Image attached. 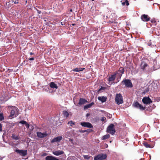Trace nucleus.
Instances as JSON below:
<instances>
[{"label":"nucleus","mask_w":160,"mask_h":160,"mask_svg":"<svg viewBox=\"0 0 160 160\" xmlns=\"http://www.w3.org/2000/svg\"><path fill=\"white\" fill-rule=\"evenodd\" d=\"M124 69L123 67H120L119 70L116 72L113 73V74L111 75L108 78V81L109 82H112L114 81L116 78H117L116 82L114 83H117L119 81L122 75L124 72Z\"/></svg>","instance_id":"f257e3e1"},{"label":"nucleus","mask_w":160,"mask_h":160,"mask_svg":"<svg viewBox=\"0 0 160 160\" xmlns=\"http://www.w3.org/2000/svg\"><path fill=\"white\" fill-rule=\"evenodd\" d=\"M115 100L117 104L118 105L123 103L122 97L120 93L116 94Z\"/></svg>","instance_id":"f03ea898"},{"label":"nucleus","mask_w":160,"mask_h":160,"mask_svg":"<svg viewBox=\"0 0 160 160\" xmlns=\"http://www.w3.org/2000/svg\"><path fill=\"white\" fill-rule=\"evenodd\" d=\"M107 131L108 133L112 135L114 134L116 131L114 128V125L111 124L109 125L107 128Z\"/></svg>","instance_id":"7ed1b4c3"},{"label":"nucleus","mask_w":160,"mask_h":160,"mask_svg":"<svg viewBox=\"0 0 160 160\" xmlns=\"http://www.w3.org/2000/svg\"><path fill=\"white\" fill-rule=\"evenodd\" d=\"M122 83L125 85L127 87L132 88L133 87L132 84L131 80L129 79H125L123 80L122 82Z\"/></svg>","instance_id":"20e7f679"},{"label":"nucleus","mask_w":160,"mask_h":160,"mask_svg":"<svg viewBox=\"0 0 160 160\" xmlns=\"http://www.w3.org/2000/svg\"><path fill=\"white\" fill-rule=\"evenodd\" d=\"M107 158L106 154H98L94 158V160H103Z\"/></svg>","instance_id":"39448f33"},{"label":"nucleus","mask_w":160,"mask_h":160,"mask_svg":"<svg viewBox=\"0 0 160 160\" xmlns=\"http://www.w3.org/2000/svg\"><path fill=\"white\" fill-rule=\"evenodd\" d=\"M142 101L143 103L146 105L150 104L152 102L149 97H143Z\"/></svg>","instance_id":"423d86ee"},{"label":"nucleus","mask_w":160,"mask_h":160,"mask_svg":"<svg viewBox=\"0 0 160 160\" xmlns=\"http://www.w3.org/2000/svg\"><path fill=\"white\" fill-rule=\"evenodd\" d=\"M133 105L134 107L139 108L141 110H143L145 109V107H143L138 102H134L133 104Z\"/></svg>","instance_id":"0eeeda50"},{"label":"nucleus","mask_w":160,"mask_h":160,"mask_svg":"<svg viewBox=\"0 0 160 160\" xmlns=\"http://www.w3.org/2000/svg\"><path fill=\"white\" fill-rule=\"evenodd\" d=\"M141 18L143 22H147L150 20V18L147 14H143L142 15Z\"/></svg>","instance_id":"6e6552de"},{"label":"nucleus","mask_w":160,"mask_h":160,"mask_svg":"<svg viewBox=\"0 0 160 160\" xmlns=\"http://www.w3.org/2000/svg\"><path fill=\"white\" fill-rule=\"evenodd\" d=\"M37 134L38 137L39 138H43L46 137L48 135V134L46 132H37Z\"/></svg>","instance_id":"1a4fd4ad"},{"label":"nucleus","mask_w":160,"mask_h":160,"mask_svg":"<svg viewBox=\"0 0 160 160\" xmlns=\"http://www.w3.org/2000/svg\"><path fill=\"white\" fill-rule=\"evenodd\" d=\"M81 125L83 127H87L88 128H93L92 125L90 122H81Z\"/></svg>","instance_id":"9d476101"},{"label":"nucleus","mask_w":160,"mask_h":160,"mask_svg":"<svg viewBox=\"0 0 160 160\" xmlns=\"http://www.w3.org/2000/svg\"><path fill=\"white\" fill-rule=\"evenodd\" d=\"M15 152L19 153L21 155L24 156H26L27 154V150H22L19 149H16Z\"/></svg>","instance_id":"9b49d317"},{"label":"nucleus","mask_w":160,"mask_h":160,"mask_svg":"<svg viewBox=\"0 0 160 160\" xmlns=\"http://www.w3.org/2000/svg\"><path fill=\"white\" fill-rule=\"evenodd\" d=\"M18 109L17 108L15 107H13L11 111L10 116L12 117L16 113H17L18 112Z\"/></svg>","instance_id":"f8f14e48"},{"label":"nucleus","mask_w":160,"mask_h":160,"mask_svg":"<svg viewBox=\"0 0 160 160\" xmlns=\"http://www.w3.org/2000/svg\"><path fill=\"white\" fill-rule=\"evenodd\" d=\"M148 66V64L144 61H142L140 65V67L142 69L144 70Z\"/></svg>","instance_id":"ddd939ff"},{"label":"nucleus","mask_w":160,"mask_h":160,"mask_svg":"<svg viewBox=\"0 0 160 160\" xmlns=\"http://www.w3.org/2000/svg\"><path fill=\"white\" fill-rule=\"evenodd\" d=\"M87 102V101L84 98H80L78 104L81 105Z\"/></svg>","instance_id":"4468645a"},{"label":"nucleus","mask_w":160,"mask_h":160,"mask_svg":"<svg viewBox=\"0 0 160 160\" xmlns=\"http://www.w3.org/2000/svg\"><path fill=\"white\" fill-rule=\"evenodd\" d=\"M46 160H59L58 159L52 156H48L45 158Z\"/></svg>","instance_id":"2eb2a0df"},{"label":"nucleus","mask_w":160,"mask_h":160,"mask_svg":"<svg viewBox=\"0 0 160 160\" xmlns=\"http://www.w3.org/2000/svg\"><path fill=\"white\" fill-rule=\"evenodd\" d=\"M52 153L54 155L56 156H59L60 155L63 154L64 152L63 151H60V150L56 151L54 152H53Z\"/></svg>","instance_id":"dca6fc26"},{"label":"nucleus","mask_w":160,"mask_h":160,"mask_svg":"<svg viewBox=\"0 0 160 160\" xmlns=\"http://www.w3.org/2000/svg\"><path fill=\"white\" fill-rule=\"evenodd\" d=\"M98 99L99 100L101 101L103 103L106 101L107 98L104 96H100L98 98Z\"/></svg>","instance_id":"f3484780"},{"label":"nucleus","mask_w":160,"mask_h":160,"mask_svg":"<svg viewBox=\"0 0 160 160\" xmlns=\"http://www.w3.org/2000/svg\"><path fill=\"white\" fill-rule=\"evenodd\" d=\"M142 143L146 148H152L153 147V145H151L149 144L147 142L145 141H143Z\"/></svg>","instance_id":"a211bd4d"},{"label":"nucleus","mask_w":160,"mask_h":160,"mask_svg":"<svg viewBox=\"0 0 160 160\" xmlns=\"http://www.w3.org/2000/svg\"><path fill=\"white\" fill-rule=\"evenodd\" d=\"M50 86L52 88H55L56 89L58 88V86L53 82H51L50 83Z\"/></svg>","instance_id":"6ab92c4d"},{"label":"nucleus","mask_w":160,"mask_h":160,"mask_svg":"<svg viewBox=\"0 0 160 160\" xmlns=\"http://www.w3.org/2000/svg\"><path fill=\"white\" fill-rule=\"evenodd\" d=\"M94 104V103L93 102H92L90 103L87 104L84 106L83 108L84 110H85L87 109L90 108Z\"/></svg>","instance_id":"aec40b11"},{"label":"nucleus","mask_w":160,"mask_h":160,"mask_svg":"<svg viewBox=\"0 0 160 160\" xmlns=\"http://www.w3.org/2000/svg\"><path fill=\"white\" fill-rule=\"evenodd\" d=\"M85 69V68H77L74 69H73L72 70V71L74 72H79L80 71H82L83 70H84Z\"/></svg>","instance_id":"412c9836"},{"label":"nucleus","mask_w":160,"mask_h":160,"mask_svg":"<svg viewBox=\"0 0 160 160\" xmlns=\"http://www.w3.org/2000/svg\"><path fill=\"white\" fill-rule=\"evenodd\" d=\"M7 101V99L4 98L3 97H0V102L1 103H4Z\"/></svg>","instance_id":"4be33fe9"},{"label":"nucleus","mask_w":160,"mask_h":160,"mask_svg":"<svg viewBox=\"0 0 160 160\" xmlns=\"http://www.w3.org/2000/svg\"><path fill=\"white\" fill-rule=\"evenodd\" d=\"M12 137L13 139L16 140H18L19 139V137L18 135H16L14 134H12Z\"/></svg>","instance_id":"5701e85b"},{"label":"nucleus","mask_w":160,"mask_h":160,"mask_svg":"<svg viewBox=\"0 0 160 160\" xmlns=\"http://www.w3.org/2000/svg\"><path fill=\"white\" fill-rule=\"evenodd\" d=\"M1 141L0 142V146L3 147L4 146V145L3 143H2V142L3 143H8L9 142V141Z\"/></svg>","instance_id":"b1692460"},{"label":"nucleus","mask_w":160,"mask_h":160,"mask_svg":"<svg viewBox=\"0 0 160 160\" xmlns=\"http://www.w3.org/2000/svg\"><path fill=\"white\" fill-rule=\"evenodd\" d=\"M62 113L64 116L66 117L67 118L68 117L69 115L68 112L65 110L63 111Z\"/></svg>","instance_id":"393cba45"},{"label":"nucleus","mask_w":160,"mask_h":160,"mask_svg":"<svg viewBox=\"0 0 160 160\" xmlns=\"http://www.w3.org/2000/svg\"><path fill=\"white\" fill-rule=\"evenodd\" d=\"M151 22L155 26L156 25L157 22L155 18H153L151 20Z\"/></svg>","instance_id":"a878e982"},{"label":"nucleus","mask_w":160,"mask_h":160,"mask_svg":"<svg viewBox=\"0 0 160 160\" xmlns=\"http://www.w3.org/2000/svg\"><path fill=\"white\" fill-rule=\"evenodd\" d=\"M110 137V135L109 134H107L106 135L102 137V139L104 140Z\"/></svg>","instance_id":"bb28decb"},{"label":"nucleus","mask_w":160,"mask_h":160,"mask_svg":"<svg viewBox=\"0 0 160 160\" xmlns=\"http://www.w3.org/2000/svg\"><path fill=\"white\" fill-rule=\"evenodd\" d=\"M126 4L127 6H128L129 4L128 1V0H126L125 2L122 3V5H125Z\"/></svg>","instance_id":"cd10ccee"},{"label":"nucleus","mask_w":160,"mask_h":160,"mask_svg":"<svg viewBox=\"0 0 160 160\" xmlns=\"http://www.w3.org/2000/svg\"><path fill=\"white\" fill-rule=\"evenodd\" d=\"M62 138V136H58L54 138L52 140H61Z\"/></svg>","instance_id":"c85d7f7f"},{"label":"nucleus","mask_w":160,"mask_h":160,"mask_svg":"<svg viewBox=\"0 0 160 160\" xmlns=\"http://www.w3.org/2000/svg\"><path fill=\"white\" fill-rule=\"evenodd\" d=\"M68 124H69L70 126H72L75 125V123L72 121H70L68 123Z\"/></svg>","instance_id":"c756f323"},{"label":"nucleus","mask_w":160,"mask_h":160,"mask_svg":"<svg viewBox=\"0 0 160 160\" xmlns=\"http://www.w3.org/2000/svg\"><path fill=\"white\" fill-rule=\"evenodd\" d=\"M83 157L85 159H89L90 158V156L88 155H84Z\"/></svg>","instance_id":"7c9ffc66"},{"label":"nucleus","mask_w":160,"mask_h":160,"mask_svg":"<svg viewBox=\"0 0 160 160\" xmlns=\"http://www.w3.org/2000/svg\"><path fill=\"white\" fill-rule=\"evenodd\" d=\"M26 123V121L23 120H22L19 122V123H21L22 124H25Z\"/></svg>","instance_id":"2f4dec72"},{"label":"nucleus","mask_w":160,"mask_h":160,"mask_svg":"<svg viewBox=\"0 0 160 160\" xmlns=\"http://www.w3.org/2000/svg\"><path fill=\"white\" fill-rule=\"evenodd\" d=\"M115 21V20L111 19V20H109L108 21V22L109 23H113Z\"/></svg>","instance_id":"473e14b6"},{"label":"nucleus","mask_w":160,"mask_h":160,"mask_svg":"<svg viewBox=\"0 0 160 160\" xmlns=\"http://www.w3.org/2000/svg\"><path fill=\"white\" fill-rule=\"evenodd\" d=\"M27 128H28L29 127V124L26 122V123L24 124Z\"/></svg>","instance_id":"72a5a7b5"},{"label":"nucleus","mask_w":160,"mask_h":160,"mask_svg":"<svg viewBox=\"0 0 160 160\" xmlns=\"http://www.w3.org/2000/svg\"><path fill=\"white\" fill-rule=\"evenodd\" d=\"M106 119V118L105 117H102L101 119V121H105Z\"/></svg>","instance_id":"f704fd0d"},{"label":"nucleus","mask_w":160,"mask_h":160,"mask_svg":"<svg viewBox=\"0 0 160 160\" xmlns=\"http://www.w3.org/2000/svg\"><path fill=\"white\" fill-rule=\"evenodd\" d=\"M12 2H13L15 4H16L19 3L18 1L15 0V1H12Z\"/></svg>","instance_id":"c9c22d12"},{"label":"nucleus","mask_w":160,"mask_h":160,"mask_svg":"<svg viewBox=\"0 0 160 160\" xmlns=\"http://www.w3.org/2000/svg\"><path fill=\"white\" fill-rule=\"evenodd\" d=\"M105 88L104 87H101V88L99 89V91H101L102 90H104Z\"/></svg>","instance_id":"e433bc0d"},{"label":"nucleus","mask_w":160,"mask_h":160,"mask_svg":"<svg viewBox=\"0 0 160 160\" xmlns=\"http://www.w3.org/2000/svg\"><path fill=\"white\" fill-rule=\"evenodd\" d=\"M90 131H92V130L88 129L86 130H84V131L82 132H90Z\"/></svg>","instance_id":"4c0bfd02"},{"label":"nucleus","mask_w":160,"mask_h":160,"mask_svg":"<svg viewBox=\"0 0 160 160\" xmlns=\"http://www.w3.org/2000/svg\"><path fill=\"white\" fill-rule=\"evenodd\" d=\"M2 125L1 123H0V132H1L2 131Z\"/></svg>","instance_id":"58836bf2"},{"label":"nucleus","mask_w":160,"mask_h":160,"mask_svg":"<svg viewBox=\"0 0 160 160\" xmlns=\"http://www.w3.org/2000/svg\"><path fill=\"white\" fill-rule=\"evenodd\" d=\"M34 59V58L32 57L28 59V60L30 61L33 60Z\"/></svg>","instance_id":"ea45409f"},{"label":"nucleus","mask_w":160,"mask_h":160,"mask_svg":"<svg viewBox=\"0 0 160 160\" xmlns=\"http://www.w3.org/2000/svg\"><path fill=\"white\" fill-rule=\"evenodd\" d=\"M30 55H35V54L34 53H33L32 52H30Z\"/></svg>","instance_id":"a19ab883"},{"label":"nucleus","mask_w":160,"mask_h":160,"mask_svg":"<svg viewBox=\"0 0 160 160\" xmlns=\"http://www.w3.org/2000/svg\"><path fill=\"white\" fill-rule=\"evenodd\" d=\"M37 12H38V14H40L41 13V11L39 10H37Z\"/></svg>","instance_id":"79ce46f5"},{"label":"nucleus","mask_w":160,"mask_h":160,"mask_svg":"<svg viewBox=\"0 0 160 160\" xmlns=\"http://www.w3.org/2000/svg\"><path fill=\"white\" fill-rule=\"evenodd\" d=\"M51 141V143H53L55 141Z\"/></svg>","instance_id":"37998d69"},{"label":"nucleus","mask_w":160,"mask_h":160,"mask_svg":"<svg viewBox=\"0 0 160 160\" xmlns=\"http://www.w3.org/2000/svg\"><path fill=\"white\" fill-rule=\"evenodd\" d=\"M105 147H106V148H107L108 146V145H107V144L105 143Z\"/></svg>","instance_id":"c03bdc74"},{"label":"nucleus","mask_w":160,"mask_h":160,"mask_svg":"<svg viewBox=\"0 0 160 160\" xmlns=\"http://www.w3.org/2000/svg\"><path fill=\"white\" fill-rule=\"evenodd\" d=\"M90 115V114L89 113H87L86 115V116L87 117H88V116H89V115Z\"/></svg>","instance_id":"a18cd8bd"},{"label":"nucleus","mask_w":160,"mask_h":160,"mask_svg":"<svg viewBox=\"0 0 160 160\" xmlns=\"http://www.w3.org/2000/svg\"><path fill=\"white\" fill-rule=\"evenodd\" d=\"M61 24L62 25H64L63 23V22H61Z\"/></svg>","instance_id":"49530a36"},{"label":"nucleus","mask_w":160,"mask_h":160,"mask_svg":"<svg viewBox=\"0 0 160 160\" xmlns=\"http://www.w3.org/2000/svg\"><path fill=\"white\" fill-rule=\"evenodd\" d=\"M76 25V24H75V23H73V24H72V26H74V25Z\"/></svg>","instance_id":"de8ad7c7"},{"label":"nucleus","mask_w":160,"mask_h":160,"mask_svg":"<svg viewBox=\"0 0 160 160\" xmlns=\"http://www.w3.org/2000/svg\"><path fill=\"white\" fill-rule=\"evenodd\" d=\"M72 9H71L70 10V12H72Z\"/></svg>","instance_id":"09e8293b"},{"label":"nucleus","mask_w":160,"mask_h":160,"mask_svg":"<svg viewBox=\"0 0 160 160\" xmlns=\"http://www.w3.org/2000/svg\"><path fill=\"white\" fill-rule=\"evenodd\" d=\"M27 3V0H26L25 1V3L26 4Z\"/></svg>","instance_id":"8fccbe9b"},{"label":"nucleus","mask_w":160,"mask_h":160,"mask_svg":"<svg viewBox=\"0 0 160 160\" xmlns=\"http://www.w3.org/2000/svg\"><path fill=\"white\" fill-rule=\"evenodd\" d=\"M27 141V142H26V143H27L28 144V143H29V142H28V141Z\"/></svg>","instance_id":"3c124183"},{"label":"nucleus","mask_w":160,"mask_h":160,"mask_svg":"<svg viewBox=\"0 0 160 160\" xmlns=\"http://www.w3.org/2000/svg\"><path fill=\"white\" fill-rule=\"evenodd\" d=\"M151 44L150 43H148V45L149 46H150L151 45Z\"/></svg>","instance_id":"603ef678"},{"label":"nucleus","mask_w":160,"mask_h":160,"mask_svg":"<svg viewBox=\"0 0 160 160\" xmlns=\"http://www.w3.org/2000/svg\"><path fill=\"white\" fill-rule=\"evenodd\" d=\"M144 140H147L146 138H144Z\"/></svg>","instance_id":"864d4df0"},{"label":"nucleus","mask_w":160,"mask_h":160,"mask_svg":"<svg viewBox=\"0 0 160 160\" xmlns=\"http://www.w3.org/2000/svg\"><path fill=\"white\" fill-rule=\"evenodd\" d=\"M112 141H110V143H111L112 142Z\"/></svg>","instance_id":"5fc2aeb1"},{"label":"nucleus","mask_w":160,"mask_h":160,"mask_svg":"<svg viewBox=\"0 0 160 160\" xmlns=\"http://www.w3.org/2000/svg\"><path fill=\"white\" fill-rule=\"evenodd\" d=\"M94 0H92V1H94Z\"/></svg>","instance_id":"6e6d98bb"},{"label":"nucleus","mask_w":160,"mask_h":160,"mask_svg":"<svg viewBox=\"0 0 160 160\" xmlns=\"http://www.w3.org/2000/svg\"><path fill=\"white\" fill-rule=\"evenodd\" d=\"M69 140H72V139H69Z\"/></svg>","instance_id":"4d7b16f0"},{"label":"nucleus","mask_w":160,"mask_h":160,"mask_svg":"<svg viewBox=\"0 0 160 160\" xmlns=\"http://www.w3.org/2000/svg\"><path fill=\"white\" fill-rule=\"evenodd\" d=\"M64 0H62V1H63Z\"/></svg>","instance_id":"13d9d810"}]
</instances>
